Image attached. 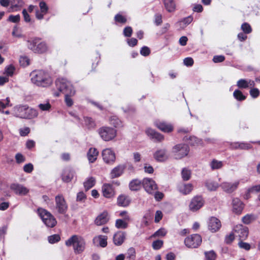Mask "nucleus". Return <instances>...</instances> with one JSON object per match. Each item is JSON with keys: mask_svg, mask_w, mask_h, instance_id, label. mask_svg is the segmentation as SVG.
Listing matches in <instances>:
<instances>
[{"mask_svg": "<svg viewBox=\"0 0 260 260\" xmlns=\"http://www.w3.org/2000/svg\"><path fill=\"white\" fill-rule=\"evenodd\" d=\"M33 83L39 86L48 87L52 83V80L48 73L38 70L32 72L30 74Z\"/></svg>", "mask_w": 260, "mask_h": 260, "instance_id": "nucleus-1", "label": "nucleus"}, {"mask_svg": "<svg viewBox=\"0 0 260 260\" xmlns=\"http://www.w3.org/2000/svg\"><path fill=\"white\" fill-rule=\"evenodd\" d=\"M67 246H72L76 254L81 253L85 249L86 243L84 239L81 236L74 235L66 241Z\"/></svg>", "mask_w": 260, "mask_h": 260, "instance_id": "nucleus-2", "label": "nucleus"}, {"mask_svg": "<svg viewBox=\"0 0 260 260\" xmlns=\"http://www.w3.org/2000/svg\"><path fill=\"white\" fill-rule=\"evenodd\" d=\"M57 89L64 94H71L75 95V90L72 84L64 78H58L55 81Z\"/></svg>", "mask_w": 260, "mask_h": 260, "instance_id": "nucleus-3", "label": "nucleus"}, {"mask_svg": "<svg viewBox=\"0 0 260 260\" xmlns=\"http://www.w3.org/2000/svg\"><path fill=\"white\" fill-rule=\"evenodd\" d=\"M28 48L35 53H43L48 50V46L45 42H41L40 39L36 38L27 41Z\"/></svg>", "mask_w": 260, "mask_h": 260, "instance_id": "nucleus-4", "label": "nucleus"}, {"mask_svg": "<svg viewBox=\"0 0 260 260\" xmlns=\"http://www.w3.org/2000/svg\"><path fill=\"white\" fill-rule=\"evenodd\" d=\"M38 211L40 217L47 226L53 228L56 224L55 218L50 212L42 208L38 209Z\"/></svg>", "mask_w": 260, "mask_h": 260, "instance_id": "nucleus-5", "label": "nucleus"}, {"mask_svg": "<svg viewBox=\"0 0 260 260\" xmlns=\"http://www.w3.org/2000/svg\"><path fill=\"white\" fill-rule=\"evenodd\" d=\"M189 151L188 146L185 144L176 145L172 149V153L176 159H181L187 156Z\"/></svg>", "mask_w": 260, "mask_h": 260, "instance_id": "nucleus-6", "label": "nucleus"}, {"mask_svg": "<svg viewBox=\"0 0 260 260\" xmlns=\"http://www.w3.org/2000/svg\"><path fill=\"white\" fill-rule=\"evenodd\" d=\"M202 241L201 236L199 234H192L184 240L185 245L188 248H197Z\"/></svg>", "mask_w": 260, "mask_h": 260, "instance_id": "nucleus-7", "label": "nucleus"}, {"mask_svg": "<svg viewBox=\"0 0 260 260\" xmlns=\"http://www.w3.org/2000/svg\"><path fill=\"white\" fill-rule=\"evenodd\" d=\"M101 137L106 141H108L114 138L116 135V131L113 128L103 127L99 129Z\"/></svg>", "mask_w": 260, "mask_h": 260, "instance_id": "nucleus-8", "label": "nucleus"}, {"mask_svg": "<svg viewBox=\"0 0 260 260\" xmlns=\"http://www.w3.org/2000/svg\"><path fill=\"white\" fill-rule=\"evenodd\" d=\"M55 208L58 213L61 214H64L67 211L68 206V204L61 194H58L55 198Z\"/></svg>", "mask_w": 260, "mask_h": 260, "instance_id": "nucleus-9", "label": "nucleus"}, {"mask_svg": "<svg viewBox=\"0 0 260 260\" xmlns=\"http://www.w3.org/2000/svg\"><path fill=\"white\" fill-rule=\"evenodd\" d=\"M234 232L236 237H238L241 241L245 240L248 235V229L242 224L236 225L234 228Z\"/></svg>", "mask_w": 260, "mask_h": 260, "instance_id": "nucleus-10", "label": "nucleus"}, {"mask_svg": "<svg viewBox=\"0 0 260 260\" xmlns=\"http://www.w3.org/2000/svg\"><path fill=\"white\" fill-rule=\"evenodd\" d=\"M142 186L145 190L150 194L153 193L157 189L155 181L151 178H146L143 179Z\"/></svg>", "mask_w": 260, "mask_h": 260, "instance_id": "nucleus-11", "label": "nucleus"}, {"mask_svg": "<svg viewBox=\"0 0 260 260\" xmlns=\"http://www.w3.org/2000/svg\"><path fill=\"white\" fill-rule=\"evenodd\" d=\"M103 159L106 164L113 163L115 160V154L110 148L104 149L102 153Z\"/></svg>", "mask_w": 260, "mask_h": 260, "instance_id": "nucleus-12", "label": "nucleus"}, {"mask_svg": "<svg viewBox=\"0 0 260 260\" xmlns=\"http://www.w3.org/2000/svg\"><path fill=\"white\" fill-rule=\"evenodd\" d=\"M204 203L203 198L200 196H197L192 199L189 204V209L192 211H197L203 206Z\"/></svg>", "mask_w": 260, "mask_h": 260, "instance_id": "nucleus-13", "label": "nucleus"}, {"mask_svg": "<svg viewBox=\"0 0 260 260\" xmlns=\"http://www.w3.org/2000/svg\"><path fill=\"white\" fill-rule=\"evenodd\" d=\"M10 188L15 193L19 196L26 195L29 191L26 187L18 183L12 184Z\"/></svg>", "mask_w": 260, "mask_h": 260, "instance_id": "nucleus-14", "label": "nucleus"}, {"mask_svg": "<svg viewBox=\"0 0 260 260\" xmlns=\"http://www.w3.org/2000/svg\"><path fill=\"white\" fill-rule=\"evenodd\" d=\"M239 184V181H235L233 183L224 182L220 184V186L224 191L231 193L237 189Z\"/></svg>", "mask_w": 260, "mask_h": 260, "instance_id": "nucleus-15", "label": "nucleus"}, {"mask_svg": "<svg viewBox=\"0 0 260 260\" xmlns=\"http://www.w3.org/2000/svg\"><path fill=\"white\" fill-rule=\"evenodd\" d=\"M155 159L158 161H164L169 157L167 150L165 148L157 149L153 154Z\"/></svg>", "mask_w": 260, "mask_h": 260, "instance_id": "nucleus-16", "label": "nucleus"}, {"mask_svg": "<svg viewBox=\"0 0 260 260\" xmlns=\"http://www.w3.org/2000/svg\"><path fill=\"white\" fill-rule=\"evenodd\" d=\"M221 226L220 220L215 217H212L209 221L208 228L212 233L218 231Z\"/></svg>", "mask_w": 260, "mask_h": 260, "instance_id": "nucleus-17", "label": "nucleus"}, {"mask_svg": "<svg viewBox=\"0 0 260 260\" xmlns=\"http://www.w3.org/2000/svg\"><path fill=\"white\" fill-rule=\"evenodd\" d=\"M154 124L158 128L165 133H170L173 129V126L171 124L164 121H155Z\"/></svg>", "mask_w": 260, "mask_h": 260, "instance_id": "nucleus-18", "label": "nucleus"}, {"mask_svg": "<svg viewBox=\"0 0 260 260\" xmlns=\"http://www.w3.org/2000/svg\"><path fill=\"white\" fill-rule=\"evenodd\" d=\"M179 191L183 194H189L193 189V186L191 183H180L177 186Z\"/></svg>", "mask_w": 260, "mask_h": 260, "instance_id": "nucleus-19", "label": "nucleus"}, {"mask_svg": "<svg viewBox=\"0 0 260 260\" xmlns=\"http://www.w3.org/2000/svg\"><path fill=\"white\" fill-rule=\"evenodd\" d=\"M146 133L151 139H154L157 141L160 142L164 139L162 135L156 132L152 128H148L146 130Z\"/></svg>", "mask_w": 260, "mask_h": 260, "instance_id": "nucleus-20", "label": "nucleus"}, {"mask_svg": "<svg viewBox=\"0 0 260 260\" xmlns=\"http://www.w3.org/2000/svg\"><path fill=\"white\" fill-rule=\"evenodd\" d=\"M109 220L108 213L104 211L100 214L95 219V224L97 225H101L106 224Z\"/></svg>", "mask_w": 260, "mask_h": 260, "instance_id": "nucleus-21", "label": "nucleus"}, {"mask_svg": "<svg viewBox=\"0 0 260 260\" xmlns=\"http://www.w3.org/2000/svg\"><path fill=\"white\" fill-rule=\"evenodd\" d=\"M107 237L106 236L100 235L96 236L93 239V243L95 246H100L102 247H105L107 245Z\"/></svg>", "mask_w": 260, "mask_h": 260, "instance_id": "nucleus-22", "label": "nucleus"}, {"mask_svg": "<svg viewBox=\"0 0 260 260\" xmlns=\"http://www.w3.org/2000/svg\"><path fill=\"white\" fill-rule=\"evenodd\" d=\"M26 106L27 105H18L14 107L13 108L14 115L17 117L24 118Z\"/></svg>", "mask_w": 260, "mask_h": 260, "instance_id": "nucleus-23", "label": "nucleus"}, {"mask_svg": "<svg viewBox=\"0 0 260 260\" xmlns=\"http://www.w3.org/2000/svg\"><path fill=\"white\" fill-rule=\"evenodd\" d=\"M244 208V205L238 198L233 200V210L236 214H240Z\"/></svg>", "mask_w": 260, "mask_h": 260, "instance_id": "nucleus-24", "label": "nucleus"}, {"mask_svg": "<svg viewBox=\"0 0 260 260\" xmlns=\"http://www.w3.org/2000/svg\"><path fill=\"white\" fill-rule=\"evenodd\" d=\"M103 196L107 198L114 196V192L112 186L109 184H105L102 187Z\"/></svg>", "mask_w": 260, "mask_h": 260, "instance_id": "nucleus-25", "label": "nucleus"}, {"mask_svg": "<svg viewBox=\"0 0 260 260\" xmlns=\"http://www.w3.org/2000/svg\"><path fill=\"white\" fill-rule=\"evenodd\" d=\"M237 86L240 88H246L253 87L255 85L254 82L251 80L240 79L237 81Z\"/></svg>", "mask_w": 260, "mask_h": 260, "instance_id": "nucleus-26", "label": "nucleus"}, {"mask_svg": "<svg viewBox=\"0 0 260 260\" xmlns=\"http://www.w3.org/2000/svg\"><path fill=\"white\" fill-rule=\"evenodd\" d=\"M125 234L123 232H118L113 236L114 243L117 246L121 245L124 241Z\"/></svg>", "mask_w": 260, "mask_h": 260, "instance_id": "nucleus-27", "label": "nucleus"}, {"mask_svg": "<svg viewBox=\"0 0 260 260\" xmlns=\"http://www.w3.org/2000/svg\"><path fill=\"white\" fill-rule=\"evenodd\" d=\"M75 175V172L71 169H66L62 175V180L66 182H70Z\"/></svg>", "mask_w": 260, "mask_h": 260, "instance_id": "nucleus-28", "label": "nucleus"}, {"mask_svg": "<svg viewBox=\"0 0 260 260\" xmlns=\"http://www.w3.org/2000/svg\"><path fill=\"white\" fill-rule=\"evenodd\" d=\"M125 167L123 165H119L115 167L111 172L112 178H117L121 176L123 173Z\"/></svg>", "mask_w": 260, "mask_h": 260, "instance_id": "nucleus-29", "label": "nucleus"}, {"mask_svg": "<svg viewBox=\"0 0 260 260\" xmlns=\"http://www.w3.org/2000/svg\"><path fill=\"white\" fill-rule=\"evenodd\" d=\"M25 112V114L24 117L25 119H32L37 117L38 115V113L36 110L30 108L27 106H26Z\"/></svg>", "mask_w": 260, "mask_h": 260, "instance_id": "nucleus-30", "label": "nucleus"}, {"mask_svg": "<svg viewBox=\"0 0 260 260\" xmlns=\"http://www.w3.org/2000/svg\"><path fill=\"white\" fill-rule=\"evenodd\" d=\"M99 152L95 148H91L89 149L87 153V157L90 162H93L97 158Z\"/></svg>", "mask_w": 260, "mask_h": 260, "instance_id": "nucleus-31", "label": "nucleus"}, {"mask_svg": "<svg viewBox=\"0 0 260 260\" xmlns=\"http://www.w3.org/2000/svg\"><path fill=\"white\" fill-rule=\"evenodd\" d=\"M130 202L129 198L125 195H120L117 199V204L120 206L126 207L129 204Z\"/></svg>", "mask_w": 260, "mask_h": 260, "instance_id": "nucleus-32", "label": "nucleus"}, {"mask_svg": "<svg viewBox=\"0 0 260 260\" xmlns=\"http://www.w3.org/2000/svg\"><path fill=\"white\" fill-rule=\"evenodd\" d=\"M142 185V182L138 179H134L129 184V187L131 190L137 191L139 190Z\"/></svg>", "mask_w": 260, "mask_h": 260, "instance_id": "nucleus-33", "label": "nucleus"}, {"mask_svg": "<svg viewBox=\"0 0 260 260\" xmlns=\"http://www.w3.org/2000/svg\"><path fill=\"white\" fill-rule=\"evenodd\" d=\"M164 5L167 10L169 12H174L176 4L174 0H164Z\"/></svg>", "mask_w": 260, "mask_h": 260, "instance_id": "nucleus-34", "label": "nucleus"}, {"mask_svg": "<svg viewBox=\"0 0 260 260\" xmlns=\"http://www.w3.org/2000/svg\"><path fill=\"white\" fill-rule=\"evenodd\" d=\"M192 21V18L190 16H188L184 18L183 20L179 21L178 22V24L179 25L180 28L181 29H183L185 28L187 25L190 24Z\"/></svg>", "mask_w": 260, "mask_h": 260, "instance_id": "nucleus-35", "label": "nucleus"}, {"mask_svg": "<svg viewBox=\"0 0 260 260\" xmlns=\"http://www.w3.org/2000/svg\"><path fill=\"white\" fill-rule=\"evenodd\" d=\"M206 186L208 190L210 191H214L219 187V184L216 182L209 180L206 182Z\"/></svg>", "mask_w": 260, "mask_h": 260, "instance_id": "nucleus-36", "label": "nucleus"}, {"mask_svg": "<svg viewBox=\"0 0 260 260\" xmlns=\"http://www.w3.org/2000/svg\"><path fill=\"white\" fill-rule=\"evenodd\" d=\"M210 166L212 170L219 169L223 166V162L216 159H213L210 164Z\"/></svg>", "mask_w": 260, "mask_h": 260, "instance_id": "nucleus-37", "label": "nucleus"}, {"mask_svg": "<svg viewBox=\"0 0 260 260\" xmlns=\"http://www.w3.org/2000/svg\"><path fill=\"white\" fill-rule=\"evenodd\" d=\"M127 221H125L124 219L123 220L120 219H117L115 222V226L117 229H125L128 226Z\"/></svg>", "mask_w": 260, "mask_h": 260, "instance_id": "nucleus-38", "label": "nucleus"}, {"mask_svg": "<svg viewBox=\"0 0 260 260\" xmlns=\"http://www.w3.org/2000/svg\"><path fill=\"white\" fill-rule=\"evenodd\" d=\"M110 124L115 127H119L122 126V122L119 118L116 116H112L110 119Z\"/></svg>", "mask_w": 260, "mask_h": 260, "instance_id": "nucleus-39", "label": "nucleus"}, {"mask_svg": "<svg viewBox=\"0 0 260 260\" xmlns=\"http://www.w3.org/2000/svg\"><path fill=\"white\" fill-rule=\"evenodd\" d=\"M95 179L93 177L88 178L84 183V186L86 190H88L92 187L95 184Z\"/></svg>", "mask_w": 260, "mask_h": 260, "instance_id": "nucleus-40", "label": "nucleus"}, {"mask_svg": "<svg viewBox=\"0 0 260 260\" xmlns=\"http://www.w3.org/2000/svg\"><path fill=\"white\" fill-rule=\"evenodd\" d=\"M256 216L254 214H247L242 218L244 223L248 224L255 220Z\"/></svg>", "mask_w": 260, "mask_h": 260, "instance_id": "nucleus-41", "label": "nucleus"}, {"mask_svg": "<svg viewBox=\"0 0 260 260\" xmlns=\"http://www.w3.org/2000/svg\"><path fill=\"white\" fill-rule=\"evenodd\" d=\"M181 176L184 181H187L189 180L191 176L190 170L187 168H183L181 172Z\"/></svg>", "mask_w": 260, "mask_h": 260, "instance_id": "nucleus-42", "label": "nucleus"}, {"mask_svg": "<svg viewBox=\"0 0 260 260\" xmlns=\"http://www.w3.org/2000/svg\"><path fill=\"white\" fill-rule=\"evenodd\" d=\"M233 96L237 100L239 101H243L246 99V96L238 89H236L234 91Z\"/></svg>", "mask_w": 260, "mask_h": 260, "instance_id": "nucleus-43", "label": "nucleus"}, {"mask_svg": "<svg viewBox=\"0 0 260 260\" xmlns=\"http://www.w3.org/2000/svg\"><path fill=\"white\" fill-rule=\"evenodd\" d=\"M206 260H215L216 254L213 250L205 251L204 252Z\"/></svg>", "mask_w": 260, "mask_h": 260, "instance_id": "nucleus-44", "label": "nucleus"}, {"mask_svg": "<svg viewBox=\"0 0 260 260\" xmlns=\"http://www.w3.org/2000/svg\"><path fill=\"white\" fill-rule=\"evenodd\" d=\"M38 107L42 111H49L51 109V106L50 104L47 102L44 103L40 104L38 105Z\"/></svg>", "mask_w": 260, "mask_h": 260, "instance_id": "nucleus-45", "label": "nucleus"}, {"mask_svg": "<svg viewBox=\"0 0 260 260\" xmlns=\"http://www.w3.org/2000/svg\"><path fill=\"white\" fill-rule=\"evenodd\" d=\"M74 95H71V94H64V102L68 107H71L73 105L74 102L72 99V96Z\"/></svg>", "mask_w": 260, "mask_h": 260, "instance_id": "nucleus-46", "label": "nucleus"}, {"mask_svg": "<svg viewBox=\"0 0 260 260\" xmlns=\"http://www.w3.org/2000/svg\"><path fill=\"white\" fill-rule=\"evenodd\" d=\"M60 240V237L58 234H54L48 237V242L51 244L58 242Z\"/></svg>", "mask_w": 260, "mask_h": 260, "instance_id": "nucleus-47", "label": "nucleus"}, {"mask_svg": "<svg viewBox=\"0 0 260 260\" xmlns=\"http://www.w3.org/2000/svg\"><path fill=\"white\" fill-rule=\"evenodd\" d=\"M136 252L135 249L133 247L129 248L126 253V257L128 258L129 260H134Z\"/></svg>", "mask_w": 260, "mask_h": 260, "instance_id": "nucleus-48", "label": "nucleus"}, {"mask_svg": "<svg viewBox=\"0 0 260 260\" xmlns=\"http://www.w3.org/2000/svg\"><path fill=\"white\" fill-rule=\"evenodd\" d=\"M14 70V67L12 65H10L5 68L4 74H5L6 76L8 77L9 76H12L13 75Z\"/></svg>", "mask_w": 260, "mask_h": 260, "instance_id": "nucleus-49", "label": "nucleus"}, {"mask_svg": "<svg viewBox=\"0 0 260 260\" xmlns=\"http://www.w3.org/2000/svg\"><path fill=\"white\" fill-rule=\"evenodd\" d=\"M86 200V196L85 193L82 192H79L77 194L76 201L80 203H84Z\"/></svg>", "mask_w": 260, "mask_h": 260, "instance_id": "nucleus-50", "label": "nucleus"}, {"mask_svg": "<svg viewBox=\"0 0 260 260\" xmlns=\"http://www.w3.org/2000/svg\"><path fill=\"white\" fill-rule=\"evenodd\" d=\"M114 19L115 21L122 24L125 23L126 22V18L120 14L116 15Z\"/></svg>", "mask_w": 260, "mask_h": 260, "instance_id": "nucleus-51", "label": "nucleus"}, {"mask_svg": "<svg viewBox=\"0 0 260 260\" xmlns=\"http://www.w3.org/2000/svg\"><path fill=\"white\" fill-rule=\"evenodd\" d=\"M167 234V231L165 229L161 228L156 231L152 235L154 237H164Z\"/></svg>", "mask_w": 260, "mask_h": 260, "instance_id": "nucleus-52", "label": "nucleus"}, {"mask_svg": "<svg viewBox=\"0 0 260 260\" xmlns=\"http://www.w3.org/2000/svg\"><path fill=\"white\" fill-rule=\"evenodd\" d=\"M241 29L245 34H249L252 31L250 25L247 23H244L242 24L241 25Z\"/></svg>", "mask_w": 260, "mask_h": 260, "instance_id": "nucleus-53", "label": "nucleus"}, {"mask_svg": "<svg viewBox=\"0 0 260 260\" xmlns=\"http://www.w3.org/2000/svg\"><path fill=\"white\" fill-rule=\"evenodd\" d=\"M163 245V241L160 240L154 241L152 243V247L155 250L159 249Z\"/></svg>", "mask_w": 260, "mask_h": 260, "instance_id": "nucleus-54", "label": "nucleus"}, {"mask_svg": "<svg viewBox=\"0 0 260 260\" xmlns=\"http://www.w3.org/2000/svg\"><path fill=\"white\" fill-rule=\"evenodd\" d=\"M21 66L26 67L29 64V59L26 56H21L19 59Z\"/></svg>", "mask_w": 260, "mask_h": 260, "instance_id": "nucleus-55", "label": "nucleus"}, {"mask_svg": "<svg viewBox=\"0 0 260 260\" xmlns=\"http://www.w3.org/2000/svg\"><path fill=\"white\" fill-rule=\"evenodd\" d=\"M39 6L40 8V11H41L43 13L46 14L48 13V7L44 2L41 1V2H40Z\"/></svg>", "mask_w": 260, "mask_h": 260, "instance_id": "nucleus-56", "label": "nucleus"}, {"mask_svg": "<svg viewBox=\"0 0 260 260\" xmlns=\"http://www.w3.org/2000/svg\"><path fill=\"white\" fill-rule=\"evenodd\" d=\"M133 32L132 28L131 26H126L123 29V35L126 37H130Z\"/></svg>", "mask_w": 260, "mask_h": 260, "instance_id": "nucleus-57", "label": "nucleus"}, {"mask_svg": "<svg viewBox=\"0 0 260 260\" xmlns=\"http://www.w3.org/2000/svg\"><path fill=\"white\" fill-rule=\"evenodd\" d=\"M84 121L85 124L90 128L93 127L95 125L94 122L90 117H84Z\"/></svg>", "mask_w": 260, "mask_h": 260, "instance_id": "nucleus-58", "label": "nucleus"}, {"mask_svg": "<svg viewBox=\"0 0 260 260\" xmlns=\"http://www.w3.org/2000/svg\"><path fill=\"white\" fill-rule=\"evenodd\" d=\"M10 101L9 98L6 99L5 103L0 101V110L6 108L7 107L11 106L12 105L10 104Z\"/></svg>", "mask_w": 260, "mask_h": 260, "instance_id": "nucleus-59", "label": "nucleus"}, {"mask_svg": "<svg viewBox=\"0 0 260 260\" xmlns=\"http://www.w3.org/2000/svg\"><path fill=\"white\" fill-rule=\"evenodd\" d=\"M34 169L33 165L31 163L26 164L23 167V170L27 173H31Z\"/></svg>", "mask_w": 260, "mask_h": 260, "instance_id": "nucleus-60", "label": "nucleus"}, {"mask_svg": "<svg viewBox=\"0 0 260 260\" xmlns=\"http://www.w3.org/2000/svg\"><path fill=\"white\" fill-rule=\"evenodd\" d=\"M150 53V50L149 48L146 46L143 47L140 50L141 54L144 56H148Z\"/></svg>", "mask_w": 260, "mask_h": 260, "instance_id": "nucleus-61", "label": "nucleus"}, {"mask_svg": "<svg viewBox=\"0 0 260 260\" xmlns=\"http://www.w3.org/2000/svg\"><path fill=\"white\" fill-rule=\"evenodd\" d=\"M238 245L241 248L244 249L246 250H249L251 247L249 244L246 242H243L242 241L239 242Z\"/></svg>", "mask_w": 260, "mask_h": 260, "instance_id": "nucleus-62", "label": "nucleus"}, {"mask_svg": "<svg viewBox=\"0 0 260 260\" xmlns=\"http://www.w3.org/2000/svg\"><path fill=\"white\" fill-rule=\"evenodd\" d=\"M20 16L19 15H10L9 17L8 20L12 22L16 23L20 21Z\"/></svg>", "mask_w": 260, "mask_h": 260, "instance_id": "nucleus-63", "label": "nucleus"}, {"mask_svg": "<svg viewBox=\"0 0 260 260\" xmlns=\"http://www.w3.org/2000/svg\"><path fill=\"white\" fill-rule=\"evenodd\" d=\"M162 213L160 210L156 211L155 214V222L156 223H157L159 222V221L162 219Z\"/></svg>", "mask_w": 260, "mask_h": 260, "instance_id": "nucleus-64", "label": "nucleus"}]
</instances>
